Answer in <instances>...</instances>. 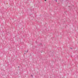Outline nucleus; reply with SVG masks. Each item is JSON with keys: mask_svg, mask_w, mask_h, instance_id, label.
<instances>
[{"mask_svg": "<svg viewBox=\"0 0 78 78\" xmlns=\"http://www.w3.org/2000/svg\"><path fill=\"white\" fill-rule=\"evenodd\" d=\"M56 2H57V0H54Z\"/></svg>", "mask_w": 78, "mask_h": 78, "instance_id": "1", "label": "nucleus"}, {"mask_svg": "<svg viewBox=\"0 0 78 78\" xmlns=\"http://www.w3.org/2000/svg\"><path fill=\"white\" fill-rule=\"evenodd\" d=\"M45 0V1H46V0Z\"/></svg>", "mask_w": 78, "mask_h": 78, "instance_id": "2", "label": "nucleus"}]
</instances>
